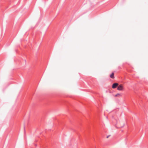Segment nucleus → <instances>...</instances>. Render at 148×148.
Wrapping results in <instances>:
<instances>
[{"label":"nucleus","instance_id":"f257e3e1","mask_svg":"<svg viewBox=\"0 0 148 148\" xmlns=\"http://www.w3.org/2000/svg\"><path fill=\"white\" fill-rule=\"evenodd\" d=\"M123 89V87L122 84L119 85L117 87V89L119 90H122Z\"/></svg>","mask_w":148,"mask_h":148},{"label":"nucleus","instance_id":"f03ea898","mask_svg":"<svg viewBox=\"0 0 148 148\" xmlns=\"http://www.w3.org/2000/svg\"><path fill=\"white\" fill-rule=\"evenodd\" d=\"M119 85V84L117 83H114L113 84L112 87L113 88H115Z\"/></svg>","mask_w":148,"mask_h":148},{"label":"nucleus","instance_id":"7ed1b4c3","mask_svg":"<svg viewBox=\"0 0 148 148\" xmlns=\"http://www.w3.org/2000/svg\"><path fill=\"white\" fill-rule=\"evenodd\" d=\"M114 72H113L112 73V74L110 75V77L111 78L113 79L114 78Z\"/></svg>","mask_w":148,"mask_h":148},{"label":"nucleus","instance_id":"20e7f679","mask_svg":"<svg viewBox=\"0 0 148 148\" xmlns=\"http://www.w3.org/2000/svg\"><path fill=\"white\" fill-rule=\"evenodd\" d=\"M120 95V94L119 93H117V94H116L115 95V97H117L118 96H119V95Z\"/></svg>","mask_w":148,"mask_h":148},{"label":"nucleus","instance_id":"39448f33","mask_svg":"<svg viewBox=\"0 0 148 148\" xmlns=\"http://www.w3.org/2000/svg\"><path fill=\"white\" fill-rule=\"evenodd\" d=\"M110 136V135L107 136V138H108Z\"/></svg>","mask_w":148,"mask_h":148},{"label":"nucleus","instance_id":"423d86ee","mask_svg":"<svg viewBox=\"0 0 148 148\" xmlns=\"http://www.w3.org/2000/svg\"><path fill=\"white\" fill-rule=\"evenodd\" d=\"M24 130H25V127H24Z\"/></svg>","mask_w":148,"mask_h":148}]
</instances>
